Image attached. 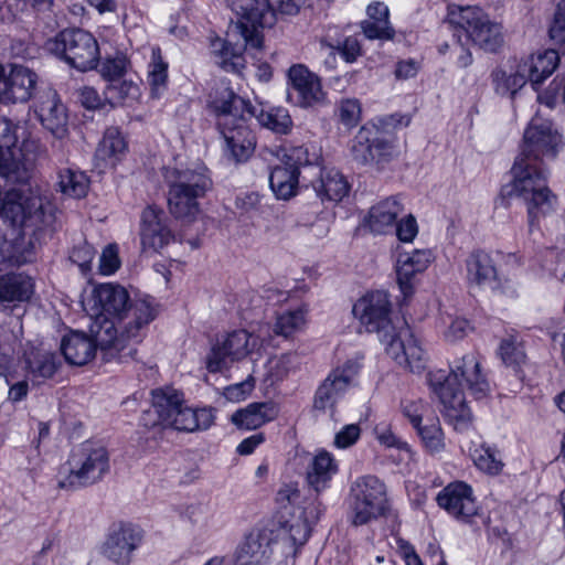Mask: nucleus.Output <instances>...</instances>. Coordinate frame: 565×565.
Instances as JSON below:
<instances>
[{"instance_id":"nucleus-26","label":"nucleus","mask_w":565,"mask_h":565,"mask_svg":"<svg viewBox=\"0 0 565 565\" xmlns=\"http://www.w3.org/2000/svg\"><path fill=\"white\" fill-rule=\"evenodd\" d=\"M271 533L266 530L250 532L237 546L234 565H266L273 554Z\"/></svg>"},{"instance_id":"nucleus-13","label":"nucleus","mask_w":565,"mask_h":565,"mask_svg":"<svg viewBox=\"0 0 565 565\" xmlns=\"http://www.w3.org/2000/svg\"><path fill=\"white\" fill-rule=\"evenodd\" d=\"M46 202L38 188L12 189L3 195L0 217L12 226L36 225L43 221Z\"/></svg>"},{"instance_id":"nucleus-1","label":"nucleus","mask_w":565,"mask_h":565,"mask_svg":"<svg viewBox=\"0 0 565 565\" xmlns=\"http://www.w3.org/2000/svg\"><path fill=\"white\" fill-rule=\"evenodd\" d=\"M214 109L226 149L236 161L246 160L255 148V136L247 125L248 118L256 117L260 126L275 134L287 135L292 128L287 109L269 107L257 111L255 106L233 92H224L221 98L215 99Z\"/></svg>"},{"instance_id":"nucleus-20","label":"nucleus","mask_w":565,"mask_h":565,"mask_svg":"<svg viewBox=\"0 0 565 565\" xmlns=\"http://www.w3.org/2000/svg\"><path fill=\"white\" fill-rule=\"evenodd\" d=\"M288 100L307 108L321 104L326 94L320 78L305 65L296 64L288 70Z\"/></svg>"},{"instance_id":"nucleus-18","label":"nucleus","mask_w":565,"mask_h":565,"mask_svg":"<svg viewBox=\"0 0 565 565\" xmlns=\"http://www.w3.org/2000/svg\"><path fill=\"white\" fill-rule=\"evenodd\" d=\"M164 394L169 399L170 407H167L169 418H166V426L180 431H195L207 429L214 422L212 408L192 409L183 403L182 394L173 388H164Z\"/></svg>"},{"instance_id":"nucleus-43","label":"nucleus","mask_w":565,"mask_h":565,"mask_svg":"<svg viewBox=\"0 0 565 565\" xmlns=\"http://www.w3.org/2000/svg\"><path fill=\"white\" fill-rule=\"evenodd\" d=\"M310 534V522L308 518H298L294 521H287L280 534V540L284 544H289L291 547L302 546Z\"/></svg>"},{"instance_id":"nucleus-10","label":"nucleus","mask_w":565,"mask_h":565,"mask_svg":"<svg viewBox=\"0 0 565 565\" xmlns=\"http://www.w3.org/2000/svg\"><path fill=\"white\" fill-rule=\"evenodd\" d=\"M449 22L465 32L468 41L487 52H497L504 43L501 24L478 7H449Z\"/></svg>"},{"instance_id":"nucleus-59","label":"nucleus","mask_w":565,"mask_h":565,"mask_svg":"<svg viewBox=\"0 0 565 565\" xmlns=\"http://www.w3.org/2000/svg\"><path fill=\"white\" fill-rule=\"evenodd\" d=\"M471 330L472 327L468 320L456 318L447 327L444 335L448 342H456L463 339Z\"/></svg>"},{"instance_id":"nucleus-37","label":"nucleus","mask_w":565,"mask_h":565,"mask_svg":"<svg viewBox=\"0 0 565 565\" xmlns=\"http://www.w3.org/2000/svg\"><path fill=\"white\" fill-rule=\"evenodd\" d=\"M301 365V358L297 352H288L278 356H274L267 362V380L271 384L281 382L290 374L296 373Z\"/></svg>"},{"instance_id":"nucleus-29","label":"nucleus","mask_w":565,"mask_h":565,"mask_svg":"<svg viewBox=\"0 0 565 565\" xmlns=\"http://www.w3.org/2000/svg\"><path fill=\"white\" fill-rule=\"evenodd\" d=\"M93 338L82 332H72L62 340L61 350L65 360L72 365H84L88 363L100 351V345L96 341L94 332Z\"/></svg>"},{"instance_id":"nucleus-60","label":"nucleus","mask_w":565,"mask_h":565,"mask_svg":"<svg viewBox=\"0 0 565 565\" xmlns=\"http://www.w3.org/2000/svg\"><path fill=\"white\" fill-rule=\"evenodd\" d=\"M402 411L404 416L409 419L415 428H417L427 411V405L422 401H404L402 403Z\"/></svg>"},{"instance_id":"nucleus-57","label":"nucleus","mask_w":565,"mask_h":565,"mask_svg":"<svg viewBox=\"0 0 565 565\" xmlns=\"http://www.w3.org/2000/svg\"><path fill=\"white\" fill-rule=\"evenodd\" d=\"M372 148H373V157L374 163L380 164L383 161H386L388 158H392L394 154V145L391 140L383 136H373L372 137Z\"/></svg>"},{"instance_id":"nucleus-30","label":"nucleus","mask_w":565,"mask_h":565,"mask_svg":"<svg viewBox=\"0 0 565 565\" xmlns=\"http://www.w3.org/2000/svg\"><path fill=\"white\" fill-rule=\"evenodd\" d=\"M312 188L322 202H340L350 191L344 175L337 169H321L320 177L312 182Z\"/></svg>"},{"instance_id":"nucleus-51","label":"nucleus","mask_w":565,"mask_h":565,"mask_svg":"<svg viewBox=\"0 0 565 565\" xmlns=\"http://www.w3.org/2000/svg\"><path fill=\"white\" fill-rule=\"evenodd\" d=\"M128 60L125 55L118 54L115 57L106 58L100 66V75L108 84L119 81L127 71Z\"/></svg>"},{"instance_id":"nucleus-21","label":"nucleus","mask_w":565,"mask_h":565,"mask_svg":"<svg viewBox=\"0 0 565 565\" xmlns=\"http://www.w3.org/2000/svg\"><path fill=\"white\" fill-rule=\"evenodd\" d=\"M142 540L141 531L129 523L115 525L103 545V554L116 565H130Z\"/></svg>"},{"instance_id":"nucleus-19","label":"nucleus","mask_w":565,"mask_h":565,"mask_svg":"<svg viewBox=\"0 0 565 565\" xmlns=\"http://www.w3.org/2000/svg\"><path fill=\"white\" fill-rule=\"evenodd\" d=\"M310 164L307 149L294 148L285 156L281 164L276 166L269 175V184L278 199L288 200L296 194L300 168Z\"/></svg>"},{"instance_id":"nucleus-27","label":"nucleus","mask_w":565,"mask_h":565,"mask_svg":"<svg viewBox=\"0 0 565 565\" xmlns=\"http://www.w3.org/2000/svg\"><path fill=\"white\" fill-rule=\"evenodd\" d=\"M38 116L44 126L56 138H63L67 134V114L57 93L47 89L41 96L36 109Z\"/></svg>"},{"instance_id":"nucleus-2","label":"nucleus","mask_w":565,"mask_h":565,"mask_svg":"<svg viewBox=\"0 0 565 565\" xmlns=\"http://www.w3.org/2000/svg\"><path fill=\"white\" fill-rule=\"evenodd\" d=\"M353 315L367 332H375L386 353L411 372H420L426 365V354L412 329L402 321L392 320V303L385 291L369 292L353 306Z\"/></svg>"},{"instance_id":"nucleus-12","label":"nucleus","mask_w":565,"mask_h":565,"mask_svg":"<svg viewBox=\"0 0 565 565\" xmlns=\"http://www.w3.org/2000/svg\"><path fill=\"white\" fill-rule=\"evenodd\" d=\"M47 50L63 57L70 65L79 70H93L99 58V49L95 38L81 29L60 32L47 41Z\"/></svg>"},{"instance_id":"nucleus-38","label":"nucleus","mask_w":565,"mask_h":565,"mask_svg":"<svg viewBox=\"0 0 565 565\" xmlns=\"http://www.w3.org/2000/svg\"><path fill=\"white\" fill-rule=\"evenodd\" d=\"M26 364L29 379L34 384H41L43 381L51 379L57 370L56 356L51 352L31 353Z\"/></svg>"},{"instance_id":"nucleus-24","label":"nucleus","mask_w":565,"mask_h":565,"mask_svg":"<svg viewBox=\"0 0 565 565\" xmlns=\"http://www.w3.org/2000/svg\"><path fill=\"white\" fill-rule=\"evenodd\" d=\"M173 238L163 210L149 205L141 213L140 239L143 250L158 252Z\"/></svg>"},{"instance_id":"nucleus-36","label":"nucleus","mask_w":565,"mask_h":565,"mask_svg":"<svg viewBox=\"0 0 565 565\" xmlns=\"http://www.w3.org/2000/svg\"><path fill=\"white\" fill-rule=\"evenodd\" d=\"M338 466L326 450L319 451L312 457L307 469V481L317 492L323 490L331 478L337 473Z\"/></svg>"},{"instance_id":"nucleus-35","label":"nucleus","mask_w":565,"mask_h":565,"mask_svg":"<svg viewBox=\"0 0 565 565\" xmlns=\"http://www.w3.org/2000/svg\"><path fill=\"white\" fill-rule=\"evenodd\" d=\"M127 141L116 127L106 129L103 139L99 141L95 152V158L103 166L115 167L116 163L126 154Z\"/></svg>"},{"instance_id":"nucleus-46","label":"nucleus","mask_w":565,"mask_h":565,"mask_svg":"<svg viewBox=\"0 0 565 565\" xmlns=\"http://www.w3.org/2000/svg\"><path fill=\"white\" fill-rule=\"evenodd\" d=\"M495 82V89L501 95L510 94L513 96L518 89L524 86L529 76L522 71L521 62L518 65L515 73L507 75L503 71H498L493 74Z\"/></svg>"},{"instance_id":"nucleus-4","label":"nucleus","mask_w":565,"mask_h":565,"mask_svg":"<svg viewBox=\"0 0 565 565\" xmlns=\"http://www.w3.org/2000/svg\"><path fill=\"white\" fill-rule=\"evenodd\" d=\"M226 2L239 19L227 32V40L214 41L212 49L221 57L218 64L230 71L242 65L244 50L262 47L263 36L259 30L274 25L276 13L269 0H226Z\"/></svg>"},{"instance_id":"nucleus-61","label":"nucleus","mask_w":565,"mask_h":565,"mask_svg":"<svg viewBox=\"0 0 565 565\" xmlns=\"http://www.w3.org/2000/svg\"><path fill=\"white\" fill-rule=\"evenodd\" d=\"M394 230L402 242L413 241L418 232L416 220L412 215L396 222Z\"/></svg>"},{"instance_id":"nucleus-64","label":"nucleus","mask_w":565,"mask_h":565,"mask_svg":"<svg viewBox=\"0 0 565 565\" xmlns=\"http://www.w3.org/2000/svg\"><path fill=\"white\" fill-rule=\"evenodd\" d=\"M419 66V63L413 58L399 61L396 64L395 76L398 79L412 78L417 74Z\"/></svg>"},{"instance_id":"nucleus-48","label":"nucleus","mask_w":565,"mask_h":565,"mask_svg":"<svg viewBox=\"0 0 565 565\" xmlns=\"http://www.w3.org/2000/svg\"><path fill=\"white\" fill-rule=\"evenodd\" d=\"M371 131L363 128L355 136L352 145V157L361 164L374 163Z\"/></svg>"},{"instance_id":"nucleus-15","label":"nucleus","mask_w":565,"mask_h":565,"mask_svg":"<svg viewBox=\"0 0 565 565\" xmlns=\"http://www.w3.org/2000/svg\"><path fill=\"white\" fill-rule=\"evenodd\" d=\"M39 76L21 64H0V103L23 104L36 89Z\"/></svg>"},{"instance_id":"nucleus-53","label":"nucleus","mask_w":565,"mask_h":565,"mask_svg":"<svg viewBox=\"0 0 565 565\" xmlns=\"http://www.w3.org/2000/svg\"><path fill=\"white\" fill-rule=\"evenodd\" d=\"M95 254V248L84 242L72 249L70 259L79 267L83 274H87L92 268V262Z\"/></svg>"},{"instance_id":"nucleus-49","label":"nucleus","mask_w":565,"mask_h":565,"mask_svg":"<svg viewBox=\"0 0 565 565\" xmlns=\"http://www.w3.org/2000/svg\"><path fill=\"white\" fill-rule=\"evenodd\" d=\"M472 459L478 469L490 475H498L503 467V463L497 457L495 450L490 447L482 446L475 449Z\"/></svg>"},{"instance_id":"nucleus-5","label":"nucleus","mask_w":565,"mask_h":565,"mask_svg":"<svg viewBox=\"0 0 565 565\" xmlns=\"http://www.w3.org/2000/svg\"><path fill=\"white\" fill-rule=\"evenodd\" d=\"M158 306L153 299L146 297L135 299L115 320L104 319L99 324L90 327L100 345L103 360L126 361L135 353L128 347L129 341H139L148 324L156 319Z\"/></svg>"},{"instance_id":"nucleus-63","label":"nucleus","mask_w":565,"mask_h":565,"mask_svg":"<svg viewBox=\"0 0 565 565\" xmlns=\"http://www.w3.org/2000/svg\"><path fill=\"white\" fill-rule=\"evenodd\" d=\"M253 388V383L244 381L225 388L224 395L231 402H239L244 399Z\"/></svg>"},{"instance_id":"nucleus-40","label":"nucleus","mask_w":565,"mask_h":565,"mask_svg":"<svg viewBox=\"0 0 565 565\" xmlns=\"http://www.w3.org/2000/svg\"><path fill=\"white\" fill-rule=\"evenodd\" d=\"M58 188L63 194L79 199L87 193L88 179L81 171L65 168L58 173Z\"/></svg>"},{"instance_id":"nucleus-52","label":"nucleus","mask_w":565,"mask_h":565,"mask_svg":"<svg viewBox=\"0 0 565 565\" xmlns=\"http://www.w3.org/2000/svg\"><path fill=\"white\" fill-rule=\"evenodd\" d=\"M340 121L347 128L358 126L361 120V105L358 99L348 98L340 102L338 107Z\"/></svg>"},{"instance_id":"nucleus-33","label":"nucleus","mask_w":565,"mask_h":565,"mask_svg":"<svg viewBox=\"0 0 565 565\" xmlns=\"http://www.w3.org/2000/svg\"><path fill=\"white\" fill-rule=\"evenodd\" d=\"M34 292L33 279L23 273H8L0 276V302H24Z\"/></svg>"},{"instance_id":"nucleus-45","label":"nucleus","mask_w":565,"mask_h":565,"mask_svg":"<svg viewBox=\"0 0 565 565\" xmlns=\"http://www.w3.org/2000/svg\"><path fill=\"white\" fill-rule=\"evenodd\" d=\"M416 429L430 454L440 452L445 448L444 433L438 419H430L425 425L420 424Z\"/></svg>"},{"instance_id":"nucleus-62","label":"nucleus","mask_w":565,"mask_h":565,"mask_svg":"<svg viewBox=\"0 0 565 565\" xmlns=\"http://www.w3.org/2000/svg\"><path fill=\"white\" fill-rule=\"evenodd\" d=\"M81 103L87 109H97L104 105L105 97H102L98 92L90 86H85L79 92Z\"/></svg>"},{"instance_id":"nucleus-23","label":"nucleus","mask_w":565,"mask_h":565,"mask_svg":"<svg viewBox=\"0 0 565 565\" xmlns=\"http://www.w3.org/2000/svg\"><path fill=\"white\" fill-rule=\"evenodd\" d=\"M437 502L450 515L463 522H470L479 510L471 487L461 481L444 488L437 495Z\"/></svg>"},{"instance_id":"nucleus-41","label":"nucleus","mask_w":565,"mask_h":565,"mask_svg":"<svg viewBox=\"0 0 565 565\" xmlns=\"http://www.w3.org/2000/svg\"><path fill=\"white\" fill-rule=\"evenodd\" d=\"M0 253H3L4 260L1 262V268L6 269L10 266H21L32 260L34 252L29 243L24 245L22 243L11 244L3 239L1 236Z\"/></svg>"},{"instance_id":"nucleus-56","label":"nucleus","mask_w":565,"mask_h":565,"mask_svg":"<svg viewBox=\"0 0 565 565\" xmlns=\"http://www.w3.org/2000/svg\"><path fill=\"white\" fill-rule=\"evenodd\" d=\"M120 266L116 245H108L104 248L99 259V271L103 275L114 274Z\"/></svg>"},{"instance_id":"nucleus-8","label":"nucleus","mask_w":565,"mask_h":565,"mask_svg":"<svg viewBox=\"0 0 565 565\" xmlns=\"http://www.w3.org/2000/svg\"><path fill=\"white\" fill-rule=\"evenodd\" d=\"M15 125L0 116V174L11 182L26 183L33 174L36 161V145L24 141L17 147Z\"/></svg>"},{"instance_id":"nucleus-31","label":"nucleus","mask_w":565,"mask_h":565,"mask_svg":"<svg viewBox=\"0 0 565 565\" xmlns=\"http://www.w3.org/2000/svg\"><path fill=\"white\" fill-rule=\"evenodd\" d=\"M558 62L557 51L546 50L543 53L533 54L522 60L521 66L522 71L529 76L533 88L537 89L544 79L553 74Z\"/></svg>"},{"instance_id":"nucleus-28","label":"nucleus","mask_w":565,"mask_h":565,"mask_svg":"<svg viewBox=\"0 0 565 565\" xmlns=\"http://www.w3.org/2000/svg\"><path fill=\"white\" fill-rule=\"evenodd\" d=\"M404 207L397 198H387L373 205L365 218V225L374 234H387L396 225Z\"/></svg>"},{"instance_id":"nucleus-7","label":"nucleus","mask_w":565,"mask_h":565,"mask_svg":"<svg viewBox=\"0 0 565 565\" xmlns=\"http://www.w3.org/2000/svg\"><path fill=\"white\" fill-rule=\"evenodd\" d=\"M109 470V454L105 446L85 441L76 447L58 471V487L73 489L99 481Z\"/></svg>"},{"instance_id":"nucleus-44","label":"nucleus","mask_w":565,"mask_h":565,"mask_svg":"<svg viewBox=\"0 0 565 565\" xmlns=\"http://www.w3.org/2000/svg\"><path fill=\"white\" fill-rule=\"evenodd\" d=\"M168 64L162 60L160 49H152L149 64L148 82L153 96H159L164 89L168 78Z\"/></svg>"},{"instance_id":"nucleus-39","label":"nucleus","mask_w":565,"mask_h":565,"mask_svg":"<svg viewBox=\"0 0 565 565\" xmlns=\"http://www.w3.org/2000/svg\"><path fill=\"white\" fill-rule=\"evenodd\" d=\"M140 96L138 84L132 81H117L106 86L104 90L105 100L113 107L118 105H130Z\"/></svg>"},{"instance_id":"nucleus-42","label":"nucleus","mask_w":565,"mask_h":565,"mask_svg":"<svg viewBox=\"0 0 565 565\" xmlns=\"http://www.w3.org/2000/svg\"><path fill=\"white\" fill-rule=\"evenodd\" d=\"M169 399L163 390H156L152 393V406L145 411L141 416V424L151 428L158 425L166 426V418H169L167 407H170Z\"/></svg>"},{"instance_id":"nucleus-50","label":"nucleus","mask_w":565,"mask_h":565,"mask_svg":"<svg viewBox=\"0 0 565 565\" xmlns=\"http://www.w3.org/2000/svg\"><path fill=\"white\" fill-rule=\"evenodd\" d=\"M361 28L364 35L370 40H392L395 34V31L387 19H366L361 23Z\"/></svg>"},{"instance_id":"nucleus-55","label":"nucleus","mask_w":565,"mask_h":565,"mask_svg":"<svg viewBox=\"0 0 565 565\" xmlns=\"http://www.w3.org/2000/svg\"><path fill=\"white\" fill-rule=\"evenodd\" d=\"M548 36L558 43H565V0H561L555 9L548 26Z\"/></svg>"},{"instance_id":"nucleus-9","label":"nucleus","mask_w":565,"mask_h":565,"mask_svg":"<svg viewBox=\"0 0 565 565\" xmlns=\"http://www.w3.org/2000/svg\"><path fill=\"white\" fill-rule=\"evenodd\" d=\"M347 502L350 522L354 526L365 525L386 513V486L373 475L358 477L350 484Z\"/></svg>"},{"instance_id":"nucleus-3","label":"nucleus","mask_w":565,"mask_h":565,"mask_svg":"<svg viewBox=\"0 0 565 565\" xmlns=\"http://www.w3.org/2000/svg\"><path fill=\"white\" fill-rule=\"evenodd\" d=\"M429 383L444 406V416L459 431L468 429L472 423L462 388L469 390L476 398L484 397L490 391L480 362L473 353L455 360L448 375L444 371L431 373Z\"/></svg>"},{"instance_id":"nucleus-34","label":"nucleus","mask_w":565,"mask_h":565,"mask_svg":"<svg viewBox=\"0 0 565 565\" xmlns=\"http://www.w3.org/2000/svg\"><path fill=\"white\" fill-rule=\"evenodd\" d=\"M277 415L278 409L274 403H253L235 412L232 415V422L239 428L250 430L274 420Z\"/></svg>"},{"instance_id":"nucleus-16","label":"nucleus","mask_w":565,"mask_h":565,"mask_svg":"<svg viewBox=\"0 0 565 565\" xmlns=\"http://www.w3.org/2000/svg\"><path fill=\"white\" fill-rule=\"evenodd\" d=\"M257 345V339L245 330L233 331L217 340L206 356V369L221 372L234 361L245 359Z\"/></svg>"},{"instance_id":"nucleus-11","label":"nucleus","mask_w":565,"mask_h":565,"mask_svg":"<svg viewBox=\"0 0 565 565\" xmlns=\"http://www.w3.org/2000/svg\"><path fill=\"white\" fill-rule=\"evenodd\" d=\"M211 184V179L203 171L175 170L168 198L171 214L180 220H193L199 213L198 199L206 193Z\"/></svg>"},{"instance_id":"nucleus-22","label":"nucleus","mask_w":565,"mask_h":565,"mask_svg":"<svg viewBox=\"0 0 565 565\" xmlns=\"http://www.w3.org/2000/svg\"><path fill=\"white\" fill-rule=\"evenodd\" d=\"M92 301L90 316L95 318L92 327H95L104 319L115 320L134 300L124 287L103 284L94 289Z\"/></svg>"},{"instance_id":"nucleus-58","label":"nucleus","mask_w":565,"mask_h":565,"mask_svg":"<svg viewBox=\"0 0 565 565\" xmlns=\"http://www.w3.org/2000/svg\"><path fill=\"white\" fill-rule=\"evenodd\" d=\"M361 428L356 424L345 425L340 431H338L334 436V446L337 448H349L356 443L360 438Z\"/></svg>"},{"instance_id":"nucleus-54","label":"nucleus","mask_w":565,"mask_h":565,"mask_svg":"<svg viewBox=\"0 0 565 565\" xmlns=\"http://www.w3.org/2000/svg\"><path fill=\"white\" fill-rule=\"evenodd\" d=\"M500 355L504 364L515 366L523 362L524 352L515 339H504L500 345Z\"/></svg>"},{"instance_id":"nucleus-32","label":"nucleus","mask_w":565,"mask_h":565,"mask_svg":"<svg viewBox=\"0 0 565 565\" xmlns=\"http://www.w3.org/2000/svg\"><path fill=\"white\" fill-rule=\"evenodd\" d=\"M467 279L472 286L493 288L497 285V269L492 258L484 252H475L466 260Z\"/></svg>"},{"instance_id":"nucleus-17","label":"nucleus","mask_w":565,"mask_h":565,"mask_svg":"<svg viewBox=\"0 0 565 565\" xmlns=\"http://www.w3.org/2000/svg\"><path fill=\"white\" fill-rule=\"evenodd\" d=\"M359 369V364L352 361H348L342 366L334 369L316 391L313 398L315 411L329 413L330 417H333L338 401L352 384Z\"/></svg>"},{"instance_id":"nucleus-14","label":"nucleus","mask_w":565,"mask_h":565,"mask_svg":"<svg viewBox=\"0 0 565 565\" xmlns=\"http://www.w3.org/2000/svg\"><path fill=\"white\" fill-rule=\"evenodd\" d=\"M563 146V136L553 122L536 114L524 131L523 149L519 157L541 163L544 158L554 159Z\"/></svg>"},{"instance_id":"nucleus-25","label":"nucleus","mask_w":565,"mask_h":565,"mask_svg":"<svg viewBox=\"0 0 565 565\" xmlns=\"http://www.w3.org/2000/svg\"><path fill=\"white\" fill-rule=\"evenodd\" d=\"M433 260L428 249H414L398 255L396 262L397 284L404 297L413 295L417 276L423 274Z\"/></svg>"},{"instance_id":"nucleus-47","label":"nucleus","mask_w":565,"mask_h":565,"mask_svg":"<svg viewBox=\"0 0 565 565\" xmlns=\"http://www.w3.org/2000/svg\"><path fill=\"white\" fill-rule=\"evenodd\" d=\"M305 324V315L301 310L287 311L277 317L274 326V332L277 335L288 338L302 329Z\"/></svg>"},{"instance_id":"nucleus-6","label":"nucleus","mask_w":565,"mask_h":565,"mask_svg":"<svg viewBox=\"0 0 565 565\" xmlns=\"http://www.w3.org/2000/svg\"><path fill=\"white\" fill-rule=\"evenodd\" d=\"M511 172L513 179L509 194L526 204L531 224L556 206L557 198L546 185V175L540 163L518 157Z\"/></svg>"}]
</instances>
